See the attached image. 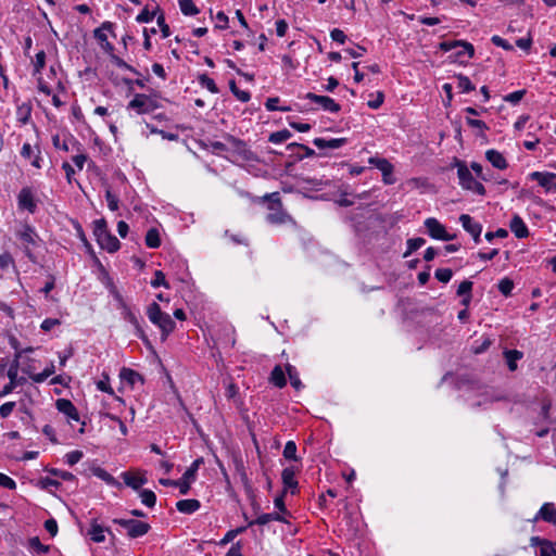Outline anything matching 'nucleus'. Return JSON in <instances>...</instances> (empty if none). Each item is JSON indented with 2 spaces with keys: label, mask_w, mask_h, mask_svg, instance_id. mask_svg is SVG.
Returning a JSON list of instances; mask_svg holds the SVG:
<instances>
[{
  "label": "nucleus",
  "mask_w": 556,
  "mask_h": 556,
  "mask_svg": "<svg viewBox=\"0 0 556 556\" xmlns=\"http://www.w3.org/2000/svg\"><path fill=\"white\" fill-rule=\"evenodd\" d=\"M147 316L149 320L161 330L163 340L175 329V321L167 313L161 311L156 302L148 306Z\"/></svg>",
  "instance_id": "1"
},
{
  "label": "nucleus",
  "mask_w": 556,
  "mask_h": 556,
  "mask_svg": "<svg viewBox=\"0 0 556 556\" xmlns=\"http://www.w3.org/2000/svg\"><path fill=\"white\" fill-rule=\"evenodd\" d=\"M93 235L99 245L110 253L117 251L121 247L118 239L109 231L104 219L93 222Z\"/></svg>",
  "instance_id": "2"
},
{
  "label": "nucleus",
  "mask_w": 556,
  "mask_h": 556,
  "mask_svg": "<svg viewBox=\"0 0 556 556\" xmlns=\"http://www.w3.org/2000/svg\"><path fill=\"white\" fill-rule=\"evenodd\" d=\"M270 201L269 210L267 214V220L274 225H282L291 222V217L281 210L280 199L277 192L271 193L267 197Z\"/></svg>",
  "instance_id": "3"
},
{
  "label": "nucleus",
  "mask_w": 556,
  "mask_h": 556,
  "mask_svg": "<svg viewBox=\"0 0 556 556\" xmlns=\"http://www.w3.org/2000/svg\"><path fill=\"white\" fill-rule=\"evenodd\" d=\"M111 292L113 293L115 300L118 302V307L121 309L123 318L135 328L136 333L139 338H143L144 333L136 313L125 303L123 296L115 290L114 287L112 288Z\"/></svg>",
  "instance_id": "4"
},
{
  "label": "nucleus",
  "mask_w": 556,
  "mask_h": 556,
  "mask_svg": "<svg viewBox=\"0 0 556 556\" xmlns=\"http://www.w3.org/2000/svg\"><path fill=\"white\" fill-rule=\"evenodd\" d=\"M457 175L459 178V184L463 188L470 190L477 194H484V187L482 186V184H480L473 178L471 172L466 165L462 164L458 166Z\"/></svg>",
  "instance_id": "5"
},
{
  "label": "nucleus",
  "mask_w": 556,
  "mask_h": 556,
  "mask_svg": "<svg viewBox=\"0 0 556 556\" xmlns=\"http://www.w3.org/2000/svg\"><path fill=\"white\" fill-rule=\"evenodd\" d=\"M157 108L155 101L142 93H137L132 100L128 103V109L134 110L137 114H148L153 112Z\"/></svg>",
  "instance_id": "6"
},
{
  "label": "nucleus",
  "mask_w": 556,
  "mask_h": 556,
  "mask_svg": "<svg viewBox=\"0 0 556 556\" xmlns=\"http://www.w3.org/2000/svg\"><path fill=\"white\" fill-rule=\"evenodd\" d=\"M115 523L123 527L130 538H139L148 533L150 526L147 522L135 519H115Z\"/></svg>",
  "instance_id": "7"
},
{
  "label": "nucleus",
  "mask_w": 556,
  "mask_h": 556,
  "mask_svg": "<svg viewBox=\"0 0 556 556\" xmlns=\"http://www.w3.org/2000/svg\"><path fill=\"white\" fill-rule=\"evenodd\" d=\"M425 227L429 236L433 239L450 241L454 239V235H451L446 231L445 227L433 217H429L425 220Z\"/></svg>",
  "instance_id": "8"
},
{
  "label": "nucleus",
  "mask_w": 556,
  "mask_h": 556,
  "mask_svg": "<svg viewBox=\"0 0 556 556\" xmlns=\"http://www.w3.org/2000/svg\"><path fill=\"white\" fill-rule=\"evenodd\" d=\"M368 163L381 172L384 184H394L393 165L387 159L372 156L368 160Z\"/></svg>",
  "instance_id": "9"
},
{
  "label": "nucleus",
  "mask_w": 556,
  "mask_h": 556,
  "mask_svg": "<svg viewBox=\"0 0 556 556\" xmlns=\"http://www.w3.org/2000/svg\"><path fill=\"white\" fill-rule=\"evenodd\" d=\"M17 236L27 255L30 256V250L38 245V235L31 227L25 225L18 230Z\"/></svg>",
  "instance_id": "10"
},
{
  "label": "nucleus",
  "mask_w": 556,
  "mask_h": 556,
  "mask_svg": "<svg viewBox=\"0 0 556 556\" xmlns=\"http://www.w3.org/2000/svg\"><path fill=\"white\" fill-rule=\"evenodd\" d=\"M305 99L311 100L312 102L319 105L324 111L330 113H338L340 111V105L330 97L319 96L312 92L305 94Z\"/></svg>",
  "instance_id": "11"
},
{
  "label": "nucleus",
  "mask_w": 556,
  "mask_h": 556,
  "mask_svg": "<svg viewBox=\"0 0 556 556\" xmlns=\"http://www.w3.org/2000/svg\"><path fill=\"white\" fill-rule=\"evenodd\" d=\"M530 178L538 181L545 191H556V175L554 173L533 172L530 174Z\"/></svg>",
  "instance_id": "12"
},
{
  "label": "nucleus",
  "mask_w": 556,
  "mask_h": 556,
  "mask_svg": "<svg viewBox=\"0 0 556 556\" xmlns=\"http://www.w3.org/2000/svg\"><path fill=\"white\" fill-rule=\"evenodd\" d=\"M459 222L463 226V228L469 232L475 242H479L480 241V235H481V231H482V226L475 222L469 215L467 214H463L459 216Z\"/></svg>",
  "instance_id": "13"
},
{
  "label": "nucleus",
  "mask_w": 556,
  "mask_h": 556,
  "mask_svg": "<svg viewBox=\"0 0 556 556\" xmlns=\"http://www.w3.org/2000/svg\"><path fill=\"white\" fill-rule=\"evenodd\" d=\"M122 478L124 480V483L134 490H139L142 485H144L148 482L144 475L139 472L125 471L122 473Z\"/></svg>",
  "instance_id": "14"
},
{
  "label": "nucleus",
  "mask_w": 556,
  "mask_h": 556,
  "mask_svg": "<svg viewBox=\"0 0 556 556\" xmlns=\"http://www.w3.org/2000/svg\"><path fill=\"white\" fill-rule=\"evenodd\" d=\"M17 200L20 208L26 210L30 213L35 212L36 202L29 188H23L18 193Z\"/></svg>",
  "instance_id": "15"
},
{
  "label": "nucleus",
  "mask_w": 556,
  "mask_h": 556,
  "mask_svg": "<svg viewBox=\"0 0 556 556\" xmlns=\"http://www.w3.org/2000/svg\"><path fill=\"white\" fill-rule=\"evenodd\" d=\"M539 519H542L548 523L556 525V507L553 503H545L540 508L535 517L533 518V521H538Z\"/></svg>",
  "instance_id": "16"
},
{
  "label": "nucleus",
  "mask_w": 556,
  "mask_h": 556,
  "mask_svg": "<svg viewBox=\"0 0 556 556\" xmlns=\"http://www.w3.org/2000/svg\"><path fill=\"white\" fill-rule=\"evenodd\" d=\"M55 406L58 410L67 416L68 419L76 421L79 419L77 409L70 400L59 399L55 403Z\"/></svg>",
  "instance_id": "17"
},
{
  "label": "nucleus",
  "mask_w": 556,
  "mask_h": 556,
  "mask_svg": "<svg viewBox=\"0 0 556 556\" xmlns=\"http://www.w3.org/2000/svg\"><path fill=\"white\" fill-rule=\"evenodd\" d=\"M511 232L519 239L526 238L529 235V230L525 222L519 215H514L509 223Z\"/></svg>",
  "instance_id": "18"
},
{
  "label": "nucleus",
  "mask_w": 556,
  "mask_h": 556,
  "mask_svg": "<svg viewBox=\"0 0 556 556\" xmlns=\"http://www.w3.org/2000/svg\"><path fill=\"white\" fill-rule=\"evenodd\" d=\"M54 364L51 362L41 372H33L30 368H22V371L27 374L34 382L41 383L54 374Z\"/></svg>",
  "instance_id": "19"
},
{
  "label": "nucleus",
  "mask_w": 556,
  "mask_h": 556,
  "mask_svg": "<svg viewBox=\"0 0 556 556\" xmlns=\"http://www.w3.org/2000/svg\"><path fill=\"white\" fill-rule=\"evenodd\" d=\"M346 139L345 138H332V139H325V138H315L313 143L318 149H339L343 144H345Z\"/></svg>",
  "instance_id": "20"
},
{
  "label": "nucleus",
  "mask_w": 556,
  "mask_h": 556,
  "mask_svg": "<svg viewBox=\"0 0 556 556\" xmlns=\"http://www.w3.org/2000/svg\"><path fill=\"white\" fill-rule=\"evenodd\" d=\"M441 49L444 51H451L456 48H463L465 52H467V58L473 56V46L466 41H445L440 45Z\"/></svg>",
  "instance_id": "21"
},
{
  "label": "nucleus",
  "mask_w": 556,
  "mask_h": 556,
  "mask_svg": "<svg viewBox=\"0 0 556 556\" xmlns=\"http://www.w3.org/2000/svg\"><path fill=\"white\" fill-rule=\"evenodd\" d=\"M121 381L130 387H135L138 382L142 383V377L130 368H123L119 372Z\"/></svg>",
  "instance_id": "22"
},
{
  "label": "nucleus",
  "mask_w": 556,
  "mask_h": 556,
  "mask_svg": "<svg viewBox=\"0 0 556 556\" xmlns=\"http://www.w3.org/2000/svg\"><path fill=\"white\" fill-rule=\"evenodd\" d=\"M176 508L180 513L192 514L200 508V502L193 498L180 500L176 503Z\"/></svg>",
  "instance_id": "23"
},
{
  "label": "nucleus",
  "mask_w": 556,
  "mask_h": 556,
  "mask_svg": "<svg viewBox=\"0 0 556 556\" xmlns=\"http://www.w3.org/2000/svg\"><path fill=\"white\" fill-rule=\"evenodd\" d=\"M485 156L495 168L504 169L507 167V162L505 157L498 151L488 150Z\"/></svg>",
  "instance_id": "24"
},
{
  "label": "nucleus",
  "mask_w": 556,
  "mask_h": 556,
  "mask_svg": "<svg viewBox=\"0 0 556 556\" xmlns=\"http://www.w3.org/2000/svg\"><path fill=\"white\" fill-rule=\"evenodd\" d=\"M109 531L104 529L102 526L93 521L88 531V535L93 542L101 543L105 540V532Z\"/></svg>",
  "instance_id": "25"
},
{
  "label": "nucleus",
  "mask_w": 556,
  "mask_h": 556,
  "mask_svg": "<svg viewBox=\"0 0 556 556\" xmlns=\"http://www.w3.org/2000/svg\"><path fill=\"white\" fill-rule=\"evenodd\" d=\"M294 476L295 473L292 467H288L282 470L281 478L286 490L296 488L298 482L295 481Z\"/></svg>",
  "instance_id": "26"
},
{
  "label": "nucleus",
  "mask_w": 556,
  "mask_h": 556,
  "mask_svg": "<svg viewBox=\"0 0 556 556\" xmlns=\"http://www.w3.org/2000/svg\"><path fill=\"white\" fill-rule=\"evenodd\" d=\"M113 28V24L111 22H104L100 27L94 29L93 35L100 45L104 43L108 40L106 31H111Z\"/></svg>",
  "instance_id": "27"
},
{
  "label": "nucleus",
  "mask_w": 556,
  "mask_h": 556,
  "mask_svg": "<svg viewBox=\"0 0 556 556\" xmlns=\"http://www.w3.org/2000/svg\"><path fill=\"white\" fill-rule=\"evenodd\" d=\"M91 472L93 476L103 480L108 484L119 486V483L115 480V478L112 475H110L106 470H104L103 468L94 467L91 469Z\"/></svg>",
  "instance_id": "28"
},
{
  "label": "nucleus",
  "mask_w": 556,
  "mask_h": 556,
  "mask_svg": "<svg viewBox=\"0 0 556 556\" xmlns=\"http://www.w3.org/2000/svg\"><path fill=\"white\" fill-rule=\"evenodd\" d=\"M146 244L151 249H156L161 245V239L159 230L151 228L146 235Z\"/></svg>",
  "instance_id": "29"
},
{
  "label": "nucleus",
  "mask_w": 556,
  "mask_h": 556,
  "mask_svg": "<svg viewBox=\"0 0 556 556\" xmlns=\"http://www.w3.org/2000/svg\"><path fill=\"white\" fill-rule=\"evenodd\" d=\"M471 288H472V282L470 281H463L459 286H458V289H457V294L459 296H465L462 301V303L464 305H468L469 302H470V291H471Z\"/></svg>",
  "instance_id": "30"
},
{
  "label": "nucleus",
  "mask_w": 556,
  "mask_h": 556,
  "mask_svg": "<svg viewBox=\"0 0 556 556\" xmlns=\"http://www.w3.org/2000/svg\"><path fill=\"white\" fill-rule=\"evenodd\" d=\"M301 180L302 184L304 185V188L309 190H323L324 187L327 185V181H323L317 178L304 177Z\"/></svg>",
  "instance_id": "31"
},
{
  "label": "nucleus",
  "mask_w": 556,
  "mask_h": 556,
  "mask_svg": "<svg viewBox=\"0 0 556 556\" xmlns=\"http://www.w3.org/2000/svg\"><path fill=\"white\" fill-rule=\"evenodd\" d=\"M270 380H271V382L275 386H277L279 388H282V387L286 386L287 380H286V377H285V372H283V370L281 369L280 366H276L273 369Z\"/></svg>",
  "instance_id": "32"
},
{
  "label": "nucleus",
  "mask_w": 556,
  "mask_h": 556,
  "mask_svg": "<svg viewBox=\"0 0 556 556\" xmlns=\"http://www.w3.org/2000/svg\"><path fill=\"white\" fill-rule=\"evenodd\" d=\"M455 79L456 87L459 89L460 92L466 93L475 89V86L471 84L470 79L467 76L457 75Z\"/></svg>",
  "instance_id": "33"
},
{
  "label": "nucleus",
  "mask_w": 556,
  "mask_h": 556,
  "mask_svg": "<svg viewBox=\"0 0 556 556\" xmlns=\"http://www.w3.org/2000/svg\"><path fill=\"white\" fill-rule=\"evenodd\" d=\"M17 366L18 364L17 363H14L10 366L9 370H8V377L10 379V382L12 384H14L15 387L20 386V384H23L25 382V379L22 377V378H18V369H17Z\"/></svg>",
  "instance_id": "34"
},
{
  "label": "nucleus",
  "mask_w": 556,
  "mask_h": 556,
  "mask_svg": "<svg viewBox=\"0 0 556 556\" xmlns=\"http://www.w3.org/2000/svg\"><path fill=\"white\" fill-rule=\"evenodd\" d=\"M139 497L141 500V503L148 507H153L155 505L156 496L154 492L151 490L140 491Z\"/></svg>",
  "instance_id": "35"
},
{
  "label": "nucleus",
  "mask_w": 556,
  "mask_h": 556,
  "mask_svg": "<svg viewBox=\"0 0 556 556\" xmlns=\"http://www.w3.org/2000/svg\"><path fill=\"white\" fill-rule=\"evenodd\" d=\"M180 11L185 15H195L199 11L192 0H179Z\"/></svg>",
  "instance_id": "36"
},
{
  "label": "nucleus",
  "mask_w": 556,
  "mask_h": 556,
  "mask_svg": "<svg viewBox=\"0 0 556 556\" xmlns=\"http://www.w3.org/2000/svg\"><path fill=\"white\" fill-rule=\"evenodd\" d=\"M291 137V132L287 129L273 132L269 136V141L275 144L282 143Z\"/></svg>",
  "instance_id": "37"
},
{
  "label": "nucleus",
  "mask_w": 556,
  "mask_h": 556,
  "mask_svg": "<svg viewBox=\"0 0 556 556\" xmlns=\"http://www.w3.org/2000/svg\"><path fill=\"white\" fill-rule=\"evenodd\" d=\"M425 243H426V240L424 238H412V239H408L407 240V251L404 254V256L406 257L407 255H409L414 251H416L419 248H421Z\"/></svg>",
  "instance_id": "38"
},
{
  "label": "nucleus",
  "mask_w": 556,
  "mask_h": 556,
  "mask_svg": "<svg viewBox=\"0 0 556 556\" xmlns=\"http://www.w3.org/2000/svg\"><path fill=\"white\" fill-rule=\"evenodd\" d=\"M151 286L153 288L164 287L166 289L169 288V283L165 279V275L161 270H156L154 273V278L151 280Z\"/></svg>",
  "instance_id": "39"
},
{
  "label": "nucleus",
  "mask_w": 556,
  "mask_h": 556,
  "mask_svg": "<svg viewBox=\"0 0 556 556\" xmlns=\"http://www.w3.org/2000/svg\"><path fill=\"white\" fill-rule=\"evenodd\" d=\"M287 372H288L290 383L292 384V387L295 388L296 390H299L302 387V383H301V380L299 378V375H298L295 368L291 365H288Z\"/></svg>",
  "instance_id": "40"
},
{
  "label": "nucleus",
  "mask_w": 556,
  "mask_h": 556,
  "mask_svg": "<svg viewBox=\"0 0 556 556\" xmlns=\"http://www.w3.org/2000/svg\"><path fill=\"white\" fill-rule=\"evenodd\" d=\"M230 89L236 98L241 102H248L251 99L250 92L245 90H240L235 83L230 84Z\"/></svg>",
  "instance_id": "41"
},
{
  "label": "nucleus",
  "mask_w": 556,
  "mask_h": 556,
  "mask_svg": "<svg viewBox=\"0 0 556 556\" xmlns=\"http://www.w3.org/2000/svg\"><path fill=\"white\" fill-rule=\"evenodd\" d=\"M521 356L522 354L516 350L506 352L507 364L510 370H515L517 368L516 361L520 359Z\"/></svg>",
  "instance_id": "42"
},
{
  "label": "nucleus",
  "mask_w": 556,
  "mask_h": 556,
  "mask_svg": "<svg viewBox=\"0 0 556 556\" xmlns=\"http://www.w3.org/2000/svg\"><path fill=\"white\" fill-rule=\"evenodd\" d=\"M283 456L287 459L295 460L296 459V445L293 441H288L283 448Z\"/></svg>",
  "instance_id": "43"
},
{
  "label": "nucleus",
  "mask_w": 556,
  "mask_h": 556,
  "mask_svg": "<svg viewBox=\"0 0 556 556\" xmlns=\"http://www.w3.org/2000/svg\"><path fill=\"white\" fill-rule=\"evenodd\" d=\"M200 84L202 87L206 88L212 93L218 92V88H217L215 81L206 75L200 76Z\"/></svg>",
  "instance_id": "44"
},
{
  "label": "nucleus",
  "mask_w": 556,
  "mask_h": 556,
  "mask_svg": "<svg viewBox=\"0 0 556 556\" xmlns=\"http://www.w3.org/2000/svg\"><path fill=\"white\" fill-rule=\"evenodd\" d=\"M97 388H98V390H100L102 392H106L111 395H114V391L110 386V379L106 374H103V379H101L97 382Z\"/></svg>",
  "instance_id": "45"
},
{
  "label": "nucleus",
  "mask_w": 556,
  "mask_h": 556,
  "mask_svg": "<svg viewBox=\"0 0 556 556\" xmlns=\"http://www.w3.org/2000/svg\"><path fill=\"white\" fill-rule=\"evenodd\" d=\"M105 199H106V202H108V207L111 210V211H117L118 210V205H119V200L117 198V195H115L113 192H111L110 190H106L105 192Z\"/></svg>",
  "instance_id": "46"
},
{
  "label": "nucleus",
  "mask_w": 556,
  "mask_h": 556,
  "mask_svg": "<svg viewBox=\"0 0 556 556\" xmlns=\"http://www.w3.org/2000/svg\"><path fill=\"white\" fill-rule=\"evenodd\" d=\"M278 103H279L278 98H268L265 102V108L268 111H281V112L289 111V108H286V106L280 108V106H278Z\"/></svg>",
  "instance_id": "47"
},
{
  "label": "nucleus",
  "mask_w": 556,
  "mask_h": 556,
  "mask_svg": "<svg viewBox=\"0 0 556 556\" xmlns=\"http://www.w3.org/2000/svg\"><path fill=\"white\" fill-rule=\"evenodd\" d=\"M453 276V273L450 268H439L435 270V278L441 282H448Z\"/></svg>",
  "instance_id": "48"
},
{
  "label": "nucleus",
  "mask_w": 556,
  "mask_h": 556,
  "mask_svg": "<svg viewBox=\"0 0 556 556\" xmlns=\"http://www.w3.org/2000/svg\"><path fill=\"white\" fill-rule=\"evenodd\" d=\"M200 463H201V459H197L195 462H193L191 467H189L185 471V473L182 476L184 480H187V481L191 482L194 479Z\"/></svg>",
  "instance_id": "49"
},
{
  "label": "nucleus",
  "mask_w": 556,
  "mask_h": 556,
  "mask_svg": "<svg viewBox=\"0 0 556 556\" xmlns=\"http://www.w3.org/2000/svg\"><path fill=\"white\" fill-rule=\"evenodd\" d=\"M514 288V283L510 279L508 278H504L500 281L498 283V290L501 291V293H503L504 295H508L510 294L511 290Z\"/></svg>",
  "instance_id": "50"
},
{
  "label": "nucleus",
  "mask_w": 556,
  "mask_h": 556,
  "mask_svg": "<svg viewBox=\"0 0 556 556\" xmlns=\"http://www.w3.org/2000/svg\"><path fill=\"white\" fill-rule=\"evenodd\" d=\"M83 456H84L83 452L72 451L65 455V459L70 466H74L83 458Z\"/></svg>",
  "instance_id": "51"
},
{
  "label": "nucleus",
  "mask_w": 556,
  "mask_h": 556,
  "mask_svg": "<svg viewBox=\"0 0 556 556\" xmlns=\"http://www.w3.org/2000/svg\"><path fill=\"white\" fill-rule=\"evenodd\" d=\"M156 23H157V26L160 27L161 31H162V37L163 38H167L169 37L170 35V31H169V27L168 25L166 24L165 22V17H164V14L161 13L157 18H156Z\"/></svg>",
  "instance_id": "52"
},
{
  "label": "nucleus",
  "mask_w": 556,
  "mask_h": 556,
  "mask_svg": "<svg viewBox=\"0 0 556 556\" xmlns=\"http://www.w3.org/2000/svg\"><path fill=\"white\" fill-rule=\"evenodd\" d=\"M0 486L8 490H14L16 488V482L9 476L0 472Z\"/></svg>",
  "instance_id": "53"
},
{
  "label": "nucleus",
  "mask_w": 556,
  "mask_h": 556,
  "mask_svg": "<svg viewBox=\"0 0 556 556\" xmlns=\"http://www.w3.org/2000/svg\"><path fill=\"white\" fill-rule=\"evenodd\" d=\"M111 62L117 66L118 68L121 70H125V71H129V72H135L134 67L130 66L129 64H127L124 60H122L121 58H118L117 55L115 54H112V58L110 59Z\"/></svg>",
  "instance_id": "54"
},
{
  "label": "nucleus",
  "mask_w": 556,
  "mask_h": 556,
  "mask_svg": "<svg viewBox=\"0 0 556 556\" xmlns=\"http://www.w3.org/2000/svg\"><path fill=\"white\" fill-rule=\"evenodd\" d=\"M155 12H150L147 8L143 9L136 17L138 23H149L153 20Z\"/></svg>",
  "instance_id": "55"
},
{
  "label": "nucleus",
  "mask_w": 556,
  "mask_h": 556,
  "mask_svg": "<svg viewBox=\"0 0 556 556\" xmlns=\"http://www.w3.org/2000/svg\"><path fill=\"white\" fill-rule=\"evenodd\" d=\"M491 41L497 46V47H501L507 51H513L514 50V47L505 39H503L502 37L497 36V35H494L492 38H491Z\"/></svg>",
  "instance_id": "56"
},
{
  "label": "nucleus",
  "mask_w": 556,
  "mask_h": 556,
  "mask_svg": "<svg viewBox=\"0 0 556 556\" xmlns=\"http://www.w3.org/2000/svg\"><path fill=\"white\" fill-rule=\"evenodd\" d=\"M29 545L38 554H42L48 551V546H45L43 544H41L40 540L37 536L31 538L29 540Z\"/></svg>",
  "instance_id": "57"
},
{
  "label": "nucleus",
  "mask_w": 556,
  "mask_h": 556,
  "mask_svg": "<svg viewBox=\"0 0 556 556\" xmlns=\"http://www.w3.org/2000/svg\"><path fill=\"white\" fill-rule=\"evenodd\" d=\"M52 143L55 149L68 151L70 147L65 139H61L59 135L52 137Z\"/></svg>",
  "instance_id": "58"
},
{
  "label": "nucleus",
  "mask_w": 556,
  "mask_h": 556,
  "mask_svg": "<svg viewBox=\"0 0 556 556\" xmlns=\"http://www.w3.org/2000/svg\"><path fill=\"white\" fill-rule=\"evenodd\" d=\"M540 556H556V544L544 543V547L540 548Z\"/></svg>",
  "instance_id": "59"
},
{
  "label": "nucleus",
  "mask_w": 556,
  "mask_h": 556,
  "mask_svg": "<svg viewBox=\"0 0 556 556\" xmlns=\"http://www.w3.org/2000/svg\"><path fill=\"white\" fill-rule=\"evenodd\" d=\"M383 100H384V96H383V93H382V92H380V91H378V92L376 93L375 99L369 100L367 104H368V106H369L370 109L377 110V109H379V108L382 105Z\"/></svg>",
  "instance_id": "60"
},
{
  "label": "nucleus",
  "mask_w": 556,
  "mask_h": 556,
  "mask_svg": "<svg viewBox=\"0 0 556 556\" xmlns=\"http://www.w3.org/2000/svg\"><path fill=\"white\" fill-rule=\"evenodd\" d=\"M525 96V90H517L515 92H511L505 97V101L517 104L522 97Z\"/></svg>",
  "instance_id": "61"
},
{
  "label": "nucleus",
  "mask_w": 556,
  "mask_h": 556,
  "mask_svg": "<svg viewBox=\"0 0 556 556\" xmlns=\"http://www.w3.org/2000/svg\"><path fill=\"white\" fill-rule=\"evenodd\" d=\"M15 407V402H7L0 406V416L2 418H7L13 412Z\"/></svg>",
  "instance_id": "62"
},
{
  "label": "nucleus",
  "mask_w": 556,
  "mask_h": 556,
  "mask_svg": "<svg viewBox=\"0 0 556 556\" xmlns=\"http://www.w3.org/2000/svg\"><path fill=\"white\" fill-rule=\"evenodd\" d=\"M46 64V53L45 51H39L35 56V70L37 72L41 71Z\"/></svg>",
  "instance_id": "63"
},
{
  "label": "nucleus",
  "mask_w": 556,
  "mask_h": 556,
  "mask_svg": "<svg viewBox=\"0 0 556 556\" xmlns=\"http://www.w3.org/2000/svg\"><path fill=\"white\" fill-rule=\"evenodd\" d=\"M330 37L333 41H337L339 43H344L346 40L345 34L339 28L332 29L330 33Z\"/></svg>",
  "instance_id": "64"
}]
</instances>
